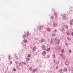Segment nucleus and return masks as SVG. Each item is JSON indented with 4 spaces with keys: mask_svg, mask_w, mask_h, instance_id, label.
<instances>
[{
    "mask_svg": "<svg viewBox=\"0 0 73 73\" xmlns=\"http://www.w3.org/2000/svg\"><path fill=\"white\" fill-rule=\"evenodd\" d=\"M10 64H12V61H11L10 62Z\"/></svg>",
    "mask_w": 73,
    "mask_h": 73,
    "instance_id": "nucleus-28",
    "label": "nucleus"
},
{
    "mask_svg": "<svg viewBox=\"0 0 73 73\" xmlns=\"http://www.w3.org/2000/svg\"><path fill=\"white\" fill-rule=\"evenodd\" d=\"M48 57H50V56H48Z\"/></svg>",
    "mask_w": 73,
    "mask_h": 73,
    "instance_id": "nucleus-41",
    "label": "nucleus"
},
{
    "mask_svg": "<svg viewBox=\"0 0 73 73\" xmlns=\"http://www.w3.org/2000/svg\"><path fill=\"white\" fill-rule=\"evenodd\" d=\"M69 53H71V51L70 50H69Z\"/></svg>",
    "mask_w": 73,
    "mask_h": 73,
    "instance_id": "nucleus-36",
    "label": "nucleus"
},
{
    "mask_svg": "<svg viewBox=\"0 0 73 73\" xmlns=\"http://www.w3.org/2000/svg\"><path fill=\"white\" fill-rule=\"evenodd\" d=\"M54 15H55V16H57V13L56 12H55L54 13Z\"/></svg>",
    "mask_w": 73,
    "mask_h": 73,
    "instance_id": "nucleus-11",
    "label": "nucleus"
},
{
    "mask_svg": "<svg viewBox=\"0 0 73 73\" xmlns=\"http://www.w3.org/2000/svg\"><path fill=\"white\" fill-rule=\"evenodd\" d=\"M64 52V50L62 49V53Z\"/></svg>",
    "mask_w": 73,
    "mask_h": 73,
    "instance_id": "nucleus-23",
    "label": "nucleus"
},
{
    "mask_svg": "<svg viewBox=\"0 0 73 73\" xmlns=\"http://www.w3.org/2000/svg\"><path fill=\"white\" fill-rule=\"evenodd\" d=\"M33 71L34 72H36V70L35 69H33Z\"/></svg>",
    "mask_w": 73,
    "mask_h": 73,
    "instance_id": "nucleus-16",
    "label": "nucleus"
},
{
    "mask_svg": "<svg viewBox=\"0 0 73 73\" xmlns=\"http://www.w3.org/2000/svg\"><path fill=\"white\" fill-rule=\"evenodd\" d=\"M56 68L58 69V67L57 66L56 67Z\"/></svg>",
    "mask_w": 73,
    "mask_h": 73,
    "instance_id": "nucleus-37",
    "label": "nucleus"
},
{
    "mask_svg": "<svg viewBox=\"0 0 73 73\" xmlns=\"http://www.w3.org/2000/svg\"><path fill=\"white\" fill-rule=\"evenodd\" d=\"M52 57H53V58H54V57H55V55L53 54L52 55Z\"/></svg>",
    "mask_w": 73,
    "mask_h": 73,
    "instance_id": "nucleus-21",
    "label": "nucleus"
},
{
    "mask_svg": "<svg viewBox=\"0 0 73 73\" xmlns=\"http://www.w3.org/2000/svg\"><path fill=\"white\" fill-rule=\"evenodd\" d=\"M1 60L0 59V61Z\"/></svg>",
    "mask_w": 73,
    "mask_h": 73,
    "instance_id": "nucleus-46",
    "label": "nucleus"
},
{
    "mask_svg": "<svg viewBox=\"0 0 73 73\" xmlns=\"http://www.w3.org/2000/svg\"><path fill=\"white\" fill-rule=\"evenodd\" d=\"M37 49V47H36V46H35L33 47V49L34 50H36Z\"/></svg>",
    "mask_w": 73,
    "mask_h": 73,
    "instance_id": "nucleus-4",
    "label": "nucleus"
},
{
    "mask_svg": "<svg viewBox=\"0 0 73 73\" xmlns=\"http://www.w3.org/2000/svg\"><path fill=\"white\" fill-rule=\"evenodd\" d=\"M62 31H63L62 30Z\"/></svg>",
    "mask_w": 73,
    "mask_h": 73,
    "instance_id": "nucleus-45",
    "label": "nucleus"
},
{
    "mask_svg": "<svg viewBox=\"0 0 73 73\" xmlns=\"http://www.w3.org/2000/svg\"><path fill=\"white\" fill-rule=\"evenodd\" d=\"M62 72V69H60V73Z\"/></svg>",
    "mask_w": 73,
    "mask_h": 73,
    "instance_id": "nucleus-13",
    "label": "nucleus"
},
{
    "mask_svg": "<svg viewBox=\"0 0 73 73\" xmlns=\"http://www.w3.org/2000/svg\"><path fill=\"white\" fill-rule=\"evenodd\" d=\"M50 43H53V40H51V41H50Z\"/></svg>",
    "mask_w": 73,
    "mask_h": 73,
    "instance_id": "nucleus-26",
    "label": "nucleus"
},
{
    "mask_svg": "<svg viewBox=\"0 0 73 73\" xmlns=\"http://www.w3.org/2000/svg\"><path fill=\"white\" fill-rule=\"evenodd\" d=\"M55 34H53V36H55Z\"/></svg>",
    "mask_w": 73,
    "mask_h": 73,
    "instance_id": "nucleus-30",
    "label": "nucleus"
},
{
    "mask_svg": "<svg viewBox=\"0 0 73 73\" xmlns=\"http://www.w3.org/2000/svg\"><path fill=\"white\" fill-rule=\"evenodd\" d=\"M26 61H29L30 60V58H26Z\"/></svg>",
    "mask_w": 73,
    "mask_h": 73,
    "instance_id": "nucleus-5",
    "label": "nucleus"
},
{
    "mask_svg": "<svg viewBox=\"0 0 73 73\" xmlns=\"http://www.w3.org/2000/svg\"><path fill=\"white\" fill-rule=\"evenodd\" d=\"M60 40H57L56 41V44H58L60 43Z\"/></svg>",
    "mask_w": 73,
    "mask_h": 73,
    "instance_id": "nucleus-2",
    "label": "nucleus"
},
{
    "mask_svg": "<svg viewBox=\"0 0 73 73\" xmlns=\"http://www.w3.org/2000/svg\"><path fill=\"white\" fill-rule=\"evenodd\" d=\"M9 60H10V57H11V56H9Z\"/></svg>",
    "mask_w": 73,
    "mask_h": 73,
    "instance_id": "nucleus-33",
    "label": "nucleus"
},
{
    "mask_svg": "<svg viewBox=\"0 0 73 73\" xmlns=\"http://www.w3.org/2000/svg\"><path fill=\"white\" fill-rule=\"evenodd\" d=\"M47 30L49 32V31H50V29L49 28L47 29Z\"/></svg>",
    "mask_w": 73,
    "mask_h": 73,
    "instance_id": "nucleus-19",
    "label": "nucleus"
},
{
    "mask_svg": "<svg viewBox=\"0 0 73 73\" xmlns=\"http://www.w3.org/2000/svg\"><path fill=\"white\" fill-rule=\"evenodd\" d=\"M72 36H73V32H72L71 34Z\"/></svg>",
    "mask_w": 73,
    "mask_h": 73,
    "instance_id": "nucleus-31",
    "label": "nucleus"
},
{
    "mask_svg": "<svg viewBox=\"0 0 73 73\" xmlns=\"http://www.w3.org/2000/svg\"><path fill=\"white\" fill-rule=\"evenodd\" d=\"M42 49H43V50H45V49H46L45 47V46H44V45H42Z\"/></svg>",
    "mask_w": 73,
    "mask_h": 73,
    "instance_id": "nucleus-1",
    "label": "nucleus"
},
{
    "mask_svg": "<svg viewBox=\"0 0 73 73\" xmlns=\"http://www.w3.org/2000/svg\"><path fill=\"white\" fill-rule=\"evenodd\" d=\"M64 72H66L68 70V69L66 68H64Z\"/></svg>",
    "mask_w": 73,
    "mask_h": 73,
    "instance_id": "nucleus-6",
    "label": "nucleus"
},
{
    "mask_svg": "<svg viewBox=\"0 0 73 73\" xmlns=\"http://www.w3.org/2000/svg\"><path fill=\"white\" fill-rule=\"evenodd\" d=\"M72 22H73V20H72V21H71V22L70 23V25H72L73 23H72Z\"/></svg>",
    "mask_w": 73,
    "mask_h": 73,
    "instance_id": "nucleus-7",
    "label": "nucleus"
},
{
    "mask_svg": "<svg viewBox=\"0 0 73 73\" xmlns=\"http://www.w3.org/2000/svg\"><path fill=\"white\" fill-rule=\"evenodd\" d=\"M13 71L14 72H16V69L15 68H13Z\"/></svg>",
    "mask_w": 73,
    "mask_h": 73,
    "instance_id": "nucleus-14",
    "label": "nucleus"
},
{
    "mask_svg": "<svg viewBox=\"0 0 73 73\" xmlns=\"http://www.w3.org/2000/svg\"><path fill=\"white\" fill-rule=\"evenodd\" d=\"M60 56H62V57H63V54H60Z\"/></svg>",
    "mask_w": 73,
    "mask_h": 73,
    "instance_id": "nucleus-27",
    "label": "nucleus"
},
{
    "mask_svg": "<svg viewBox=\"0 0 73 73\" xmlns=\"http://www.w3.org/2000/svg\"><path fill=\"white\" fill-rule=\"evenodd\" d=\"M66 17H65V16H64V17H63V19H64V20L65 19H66Z\"/></svg>",
    "mask_w": 73,
    "mask_h": 73,
    "instance_id": "nucleus-20",
    "label": "nucleus"
},
{
    "mask_svg": "<svg viewBox=\"0 0 73 73\" xmlns=\"http://www.w3.org/2000/svg\"><path fill=\"white\" fill-rule=\"evenodd\" d=\"M72 73H73V70H72Z\"/></svg>",
    "mask_w": 73,
    "mask_h": 73,
    "instance_id": "nucleus-42",
    "label": "nucleus"
},
{
    "mask_svg": "<svg viewBox=\"0 0 73 73\" xmlns=\"http://www.w3.org/2000/svg\"><path fill=\"white\" fill-rule=\"evenodd\" d=\"M67 35L68 36H69L70 35V33H69V32H67Z\"/></svg>",
    "mask_w": 73,
    "mask_h": 73,
    "instance_id": "nucleus-12",
    "label": "nucleus"
},
{
    "mask_svg": "<svg viewBox=\"0 0 73 73\" xmlns=\"http://www.w3.org/2000/svg\"><path fill=\"white\" fill-rule=\"evenodd\" d=\"M66 27L67 28H68V26H66Z\"/></svg>",
    "mask_w": 73,
    "mask_h": 73,
    "instance_id": "nucleus-39",
    "label": "nucleus"
},
{
    "mask_svg": "<svg viewBox=\"0 0 73 73\" xmlns=\"http://www.w3.org/2000/svg\"><path fill=\"white\" fill-rule=\"evenodd\" d=\"M23 64L24 65H25L26 64L25 63V62H23Z\"/></svg>",
    "mask_w": 73,
    "mask_h": 73,
    "instance_id": "nucleus-22",
    "label": "nucleus"
},
{
    "mask_svg": "<svg viewBox=\"0 0 73 73\" xmlns=\"http://www.w3.org/2000/svg\"><path fill=\"white\" fill-rule=\"evenodd\" d=\"M15 62L16 64H17L18 63V62H17V61H16Z\"/></svg>",
    "mask_w": 73,
    "mask_h": 73,
    "instance_id": "nucleus-24",
    "label": "nucleus"
},
{
    "mask_svg": "<svg viewBox=\"0 0 73 73\" xmlns=\"http://www.w3.org/2000/svg\"><path fill=\"white\" fill-rule=\"evenodd\" d=\"M29 70H32V68L30 67L29 68Z\"/></svg>",
    "mask_w": 73,
    "mask_h": 73,
    "instance_id": "nucleus-18",
    "label": "nucleus"
},
{
    "mask_svg": "<svg viewBox=\"0 0 73 73\" xmlns=\"http://www.w3.org/2000/svg\"><path fill=\"white\" fill-rule=\"evenodd\" d=\"M23 41H24V42H27V40L24 39Z\"/></svg>",
    "mask_w": 73,
    "mask_h": 73,
    "instance_id": "nucleus-8",
    "label": "nucleus"
},
{
    "mask_svg": "<svg viewBox=\"0 0 73 73\" xmlns=\"http://www.w3.org/2000/svg\"><path fill=\"white\" fill-rule=\"evenodd\" d=\"M26 36V35H24V36H23V37H25Z\"/></svg>",
    "mask_w": 73,
    "mask_h": 73,
    "instance_id": "nucleus-32",
    "label": "nucleus"
},
{
    "mask_svg": "<svg viewBox=\"0 0 73 73\" xmlns=\"http://www.w3.org/2000/svg\"><path fill=\"white\" fill-rule=\"evenodd\" d=\"M55 39H56H56H57V38H56Z\"/></svg>",
    "mask_w": 73,
    "mask_h": 73,
    "instance_id": "nucleus-40",
    "label": "nucleus"
},
{
    "mask_svg": "<svg viewBox=\"0 0 73 73\" xmlns=\"http://www.w3.org/2000/svg\"><path fill=\"white\" fill-rule=\"evenodd\" d=\"M27 36H29V33H27Z\"/></svg>",
    "mask_w": 73,
    "mask_h": 73,
    "instance_id": "nucleus-15",
    "label": "nucleus"
},
{
    "mask_svg": "<svg viewBox=\"0 0 73 73\" xmlns=\"http://www.w3.org/2000/svg\"><path fill=\"white\" fill-rule=\"evenodd\" d=\"M66 65H69V62L68 61H67L66 62Z\"/></svg>",
    "mask_w": 73,
    "mask_h": 73,
    "instance_id": "nucleus-3",
    "label": "nucleus"
},
{
    "mask_svg": "<svg viewBox=\"0 0 73 73\" xmlns=\"http://www.w3.org/2000/svg\"><path fill=\"white\" fill-rule=\"evenodd\" d=\"M51 19H53V18H54V17H53V16H51Z\"/></svg>",
    "mask_w": 73,
    "mask_h": 73,
    "instance_id": "nucleus-29",
    "label": "nucleus"
},
{
    "mask_svg": "<svg viewBox=\"0 0 73 73\" xmlns=\"http://www.w3.org/2000/svg\"><path fill=\"white\" fill-rule=\"evenodd\" d=\"M54 27H55V26H54Z\"/></svg>",
    "mask_w": 73,
    "mask_h": 73,
    "instance_id": "nucleus-44",
    "label": "nucleus"
},
{
    "mask_svg": "<svg viewBox=\"0 0 73 73\" xmlns=\"http://www.w3.org/2000/svg\"><path fill=\"white\" fill-rule=\"evenodd\" d=\"M54 31H55V32H56L57 31V30H55Z\"/></svg>",
    "mask_w": 73,
    "mask_h": 73,
    "instance_id": "nucleus-38",
    "label": "nucleus"
},
{
    "mask_svg": "<svg viewBox=\"0 0 73 73\" xmlns=\"http://www.w3.org/2000/svg\"><path fill=\"white\" fill-rule=\"evenodd\" d=\"M31 56V54H28V57H29Z\"/></svg>",
    "mask_w": 73,
    "mask_h": 73,
    "instance_id": "nucleus-9",
    "label": "nucleus"
},
{
    "mask_svg": "<svg viewBox=\"0 0 73 73\" xmlns=\"http://www.w3.org/2000/svg\"><path fill=\"white\" fill-rule=\"evenodd\" d=\"M67 38H68V40H69V37H67Z\"/></svg>",
    "mask_w": 73,
    "mask_h": 73,
    "instance_id": "nucleus-35",
    "label": "nucleus"
},
{
    "mask_svg": "<svg viewBox=\"0 0 73 73\" xmlns=\"http://www.w3.org/2000/svg\"><path fill=\"white\" fill-rule=\"evenodd\" d=\"M68 44H66V45H68Z\"/></svg>",
    "mask_w": 73,
    "mask_h": 73,
    "instance_id": "nucleus-43",
    "label": "nucleus"
},
{
    "mask_svg": "<svg viewBox=\"0 0 73 73\" xmlns=\"http://www.w3.org/2000/svg\"><path fill=\"white\" fill-rule=\"evenodd\" d=\"M41 42H44V39H42L41 40Z\"/></svg>",
    "mask_w": 73,
    "mask_h": 73,
    "instance_id": "nucleus-17",
    "label": "nucleus"
},
{
    "mask_svg": "<svg viewBox=\"0 0 73 73\" xmlns=\"http://www.w3.org/2000/svg\"><path fill=\"white\" fill-rule=\"evenodd\" d=\"M43 53H44V54H46V53L45 52V51H44L43 52Z\"/></svg>",
    "mask_w": 73,
    "mask_h": 73,
    "instance_id": "nucleus-25",
    "label": "nucleus"
},
{
    "mask_svg": "<svg viewBox=\"0 0 73 73\" xmlns=\"http://www.w3.org/2000/svg\"><path fill=\"white\" fill-rule=\"evenodd\" d=\"M46 50V51H49V50H50V48H48Z\"/></svg>",
    "mask_w": 73,
    "mask_h": 73,
    "instance_id": "nucleus-10",
    "label": "nucleus"
},
{
    "mask_svg": "<svg viewBox=\"0 0 73 73\" xmlns=\"http://www.w3.org/2000/svg\"><path fill=\"white\" fill-rule=\"evenodd\" d=\"M39 29H41V27L40 26L39 27Z\"/></svg>",
    "mask_w": 73,
    "mask_h": 73,
    "instance_id": "nucleus-34",
    "label": "nucleus"
}]
</instances>
